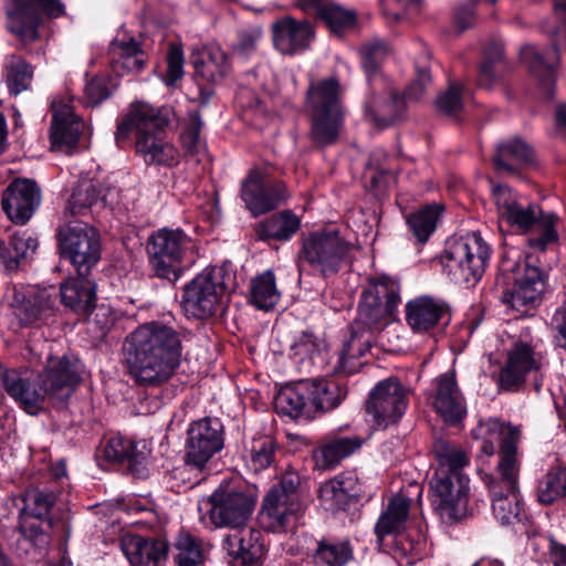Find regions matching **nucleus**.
Segmentation results:
<instances>
[{
    "label": "nucleus",
    "instance_id": "6ab92c4d",
    "mask_svg": "<svg viewBox=\"0 0 566 566\" xmlns=\"http://www.w3.org/2000/svg\"><path fill=\"white\" fill-rule=\"evenodd\" d=\"M469 483V476L431 479V504L443 522L453 523L468 514Z\"/></svg>",
    "mask_w": 566,
    "mask_h": 566
},
{
    "label": "nucleus",
    "instance_id": "1a4fd4ad",
    "mask_svg": "<svg viewBox=\"0 0 566 566\" xmlns=\"http://www.w3.org/2000/svg\"><path fill=\"white\" fill-rule=\"evenodd\" d=\"M301 476L295 471H286L280 482L268 491L262 501L260 521L272 533L293 530L304 512L300 496Z\"/></svg>",
    "mask_w": 566,
    "mask_h": 566
},
{
    "label": "nucleus",
    "instance_id": "0eeeda50",
    "mask_svg": "<svg viewBox=\"0 0 566 566\" xmlns=\"http://www.w3.org/2000/svg\"><path fill=\"white\" fill-rule=\"evenodd\" d=\"M59 494L50 489H32L25 492L24 516L19 525L17 552L19 555L36 558L50 544L49 530L53 526L50 513Z\"/></svg>",
    "mask_w": 566,
    "mask_h": 566
},
{
    "label": "nucleus",
    "instance_id": "5fc2aeb1",
    "mask_svg": "<svg viewBox=\"0 0 566 566\" xmlns=\"http://www.w3.org/2000/svg\"><path fill=\"white\" fill-rule=\"evenodd\" d=\"M353 557V549L348 542L327 543L319 542L314 559L318 566H344Z\"/></svg>",
    "mask_w": 566,
    "mask_h": 566
},
{
    "label": "nucleus",
    "instance_id": "3c124183",
    "mask_svg": "<svg viewBox=\"0 0 566 566\" xmlns=\"http://www.w3.org/2000/svg\"><path fill=\"white\" fill-rule=\"evenodd\" d=\"M33 77L30 64L19 55H10L6 63V81L9 92L18 95L29 90Z\"/></svg>",
    "mask_w": 566,
    "mask_h": 566
},
{
    "label": "nucleus",
    "instance_id": "4be33fe9",
    "mask_svg": "<svg viewBox=\"0 0 566 566\" xmlns=\"http://www.w3.org/2000/svg\"><path fill=\"white\" fill-rule=\"evenodd\" d=\"M231 566H262L266 548L263 534L253 527H241L224 536L222 543Z\"/></svg>",
    "mask_w": 566,
    "mask_h": 566
},
{
    "label": "nucleus",
    "instance_id": "37998d69",
    "mask_svg": "<svg viewBox=\"0 0 566 566\" xmlns=\"http://www.w3.org/2000/svg\"><path fill=\"white\" fill-rule=\"evenodd\" d=\"M105 198L106 189L102 182L92 179L81 180L73 189L64 216H85L95 203Z\"/></svg>",
    "mask_w": 566,
    "mask_h": 566
},
{
    "label": "nucleus",
    "instance_id": "774afa93",
    "mask_svg": "<svg viewBox=\"0 0 566 566\" xmlns=\"http://www.w3.org/2000/svg\"><path fill=\"white\" fill-rule=\"evenodd\" d=\"M202 127L201 116L193 112L189 116V123L181 134V142L187 155H195L198 151L199 136Z\"/></svg>",
    "mask_w": 566,
    "mask_h": 566
},
{
    "label": "nucleus",
    "instance_id": "f3484780",
    "mask_svg": "<svg viewBox=\"0 0 566 566\" xmlns=\"http://www.w3.org/2000/svg\"><path fill=\"white\" fill-rule=\"evenodd\" d=\"M12 4L8 27L24 43L38 39L44 17L59 18L65 13L60 0H12Z\"/></svg>",
    "mask_w": 566,
    "mask_h": 566
},
{
    "label": "nucleus",
    "instance_id": "6e6d98bb",
    "mask_svg": "<svg viewBox=\"0 0 566 566\" xmlns=\"http://www.w3.org/2000/svg\"><path fill=\"white\" fill-rule=\"evenodd\" d=\"M175 548L177 553L174 558L178 566H197L205 560L200 541L190 534H179L175 542Z\"/></svg>",
    "mask_w": 566,
    "mask_h": 566
},
{
    "label": "nucleus",
    "instance_id": "39448f33",
    "mask_svg": "<svg viewBox=\"0 0 566 566\" xmlns=\"http://www.w3.org/2000/svg\"><path fill=\"white\" fill-rule=\"evenodd\" d=\"M235 285V275L229 264L206 269L184 286L181 308L188 317L209 318L224 307Z\"/></svg>",
    "mask_w": 566,
    "mask_h": 566
},
{
    "label": "nucleus",
    "instance_id": "69168bd1",
    "mask_svg": "<svg viewBox=\"0 0 566 566\" xmlns=\"http://www.w3.org/2000/svg\"><path fill=\"white\" fill-rule=\"evenodd\" d=\"M263 31L261 27L252 25L241 30L238 34V41L233 46L234 53L247 57L255 52L258 43L261 41Z\"/></svg>",
    "mask_w": 566,
    "mask_h": 566
},
{
    "label": "nucleus",
    "instance_id": "0e129e2a",
    "mask_svg": "<svg viewBox=\"0 0 566 566\" xmlns=\"http://www.w3.org/2000/svg\"><path fill=\"white\" fill-rule=\"evenodd\" d=\"M322 347L323 342L310 332H302L290 345L292 355L301 360L306 357L313 358L315 354L319 353Z\"/></svg>",
    "mask_w": 566,
    "mask_h": 566
},
{
    "label": "nucleus",
    "instance_id": "603ef678",
    "mask_svg": "<svg viewBox=\"0 0 566 566\" xmlns=\"http://www.w3.org/2000/svg\"><path fill=\"white\" fill-rule=\"evenodd\" d=\"M440 214L441 208L436 205L426 206L409 214L407 219L408 226L419 243L428 241L429 237L434 232Z\"/></svg>",
    "mask_w": 566,
    "mask_h": 566
},
{
    "label": "nucleus",
    "instance_id": "72a5a7b5",
    "mask_svg": "<svg viewBox=\"0 0 566 566\" xmlns=\"http://www.w3.org/2000/svg\"><path fill=\"white\" fill-rule=\"evenodd\" d=\"M533 161V148L520 138L500 144L493 157L494 168L502 176H517L523 167Z\"/></svg>",
    "mask_w": 566,
    "mask_h": 566
},
{
    "label": "nucleus",
    "instance_id": "a19ab883",
    "mask_svg": "<svg viewBox=\"0 0 566 566\" xmlns=\"http://www.w3.org/2000/svg\"><path fill=\"white\" fill-rule=\"evenodd\" d=\"M480 430L483 432V443L481 446V452L485 455H492L496 450L495 442L499 443V462L501 461V452L506 442H512L514 448L515 463L520 468L517 458V444L521 438V431L517 427L505 424L499 419H490L485 423L480 426Z\"/></svg>",
    "mask_w": 566,
    "mask_h": 566
},
{
    "label": "nucleus",
    "instance_id": "a18cd8bd",
    "mask_svg": "<svg viewBox=\"0 0 566 566\" xmlns=\"http://www.w3.org/2000/svg\"><path fill=\"white\" fill-rule=\"evenodd\" d=\"M410 510V499L399 493L392 496L387 510L379 516L375 533L379 541L389 534L398 533L405 525Z\"/></svg>",
    "mask_w": 566,
    "mask_h": 566
},
{
    "label": "nucleus",
    "instance_id": "bb28decb",
    "mask_svg": "<svg viewBox=\"0 0 566 566\" xmlns=\"http://www.w3.org/2000/svg\"><path fill=\"white\" fill-rule=\"evenodd\" d=\"M82 124L69 104L53 103L51 147L55 151L72 154L76 148Z\"/></svg>",
    "mask_w": 566,
    "mask_h": 566
},
{
    "label": "nucleus",
    "instance_id": "c9c22d12",
    "mask_svg": "<svg viewBox=\"0 0 566 566\" xmlns=\"http://www.w3.org/2000/svg\"><path fill=\"white\" fill-rule=\"evenodd\" d=\"M109 63L118 75L139 72L146 62V54L134 38H115L108 48Z\"/></svg>",
    "mask_w": 566,
    "mask_h": 566
},
{
    "label": "nucleus",
    "instance_id": "338daca9",
    "mask_svg": "<svg viewBox=\"0 0 566 566\" xmlns=\"http://www.w3.org/2000/svg\"><path fill=\"white\" fill-rule=\"evenodd\" d=\"M111 94V80L106 75L95 76L85 85V97L90 105L101 104Z\"/></svg>",
    "mask_w": 566,
    "mask_h": 566
},
{
    "label": "nucleus",
    "instance_id": "bf43d9fd",
    "mask_svg": "<svg viewBox=\"0 0 566 566\" xmlns=\"http://www.w3.org/2000/svg\"><path fill=\"white\" fill-rule=\"evenodd\" d=\"M167 69L163 76V82L167 86H175V84L184 77V51L180 45L171 43L168 48L166 55Z\"/></svg>",
    "mask_w": 566,
    "mask_h": 566
},
{
    "label": "nucleus",
    "instance_id": "09e8293b",
    "mask_svg": "<svg viewBox=\"0 0 566 566\" xmlns=\"http://www.w3.org/2000/svg\"><path fill=\"white\" fill-rule=\"evenodd\" d=\"M361 296L366 298L371 296L375 298V303L397 311L400 303V285L395 279L380 275L369 281V285L364 290Z\"/></svg>",
    "mask_w": 566,
    "mask_h": 566
},
{
    "label": "nucleus",
    "instance_id": "864d4df0",
    "mask_svg": "<svg viewBox=\"0 0 566 566\" xmlns=\"http://www.w3.org/2000/svg\"><path fill=\"white\" fill-rule=\"evenodd\" d=\"M361 65L367 76L368 85L375 82L376 77H385L379 67L389 54V48L384 41H373L360 49Z\"/></svg>",
    "mask_w": 566,
    "mask_h": 566
},
{
    "label": "nucleus",
    "instance_id": "a211bd4d",
    "mask_svg": "<svg viewBox=\"0 0 566 566\" xmlns=\"http://www.w3.org/2000/svg\"><path fill=\"white\" fill-rule=\"evenodd\" d=\"M223 444V426L219 419L207 417L192 421L187 430L186 463L202 470Z\"/></svg>",
    "mask_w": 566,
    "mask_h": 566
},
{
    "label": "nucleus",
    "instance_id": "e433bc0d",
    "mask_svg": "<svg viewBox=\"0 0 566 566\" xmlns=\"http://www.w3.org/2000/svg\"><path fill=\"white\" fill-rule=\"evenodd\" d=\"M521 59L527 64L530 71L541 77V85L548 96L553 95L554 70L559 61L557 45L542 51L534 45H525L521 50Z\"/></svg>",
    "mask_w": 566,
    "mask_h": 566
},
{
    "label": "nucleus",
    "instance_id": "4d7b16f0",
    "mask_svg": "<svg viewBox=\"0 0 566 566\" xmlns=\"http://www.w3.org/2000/svg\"><path fill=\"white\" fill-rule=\"evenodd\" d=\"M317 17L329 28V30L339 34L354 27L356 13L353 10L345 9L334 1H329Z\"/></svg>",
    "mask_w": 566,
    "mask_h": 566
},
{
    "label": "nucleus",
    "instance_id": "aec40b11",
    "mask_svg": "<svg viewBox=\"0 0 566 566\" xmlns=\"http://www.w3.org/2000/svg\"><path fill=\"white\" fill-rule=\"evenodd\" d=\"M406 108L401 98L386 77H376L369 85L364 112L365 117L379 128H385L398 120Z\"/></svg>",
    "mask_w": 566,
    "mask_h": 566
},
{
    "label": "nucleus",
    "instance_id": "680f3d73",
    "mask_svg": "<svg viewBox=\"0 0 566 566\" xmlns=\"http://www.w3.org/2000/svg\"><path fill=\"white\" fill-rule=\"evenodd\" d=\"M437 108L450 117H457L462 111V85L458 82L451 83L449 88L437 98Z\"/></svg>",
    "mask_w": 566,
    "mask_h": 566
},
{
    "label": "nucleus",
    "instance_id": "de8ad7c7",
    "mask_svg": "<svg viewBox=\"0 0 566 566\" xmlns=\"http://www.w3.org/2000/svg\"><path fill=\"white\" fill-rule=\"evenodd\" d=\"M36 248V240L28 235L27 232L15 233L7 247H0V258L8 270H17L22 261L33 255Z\"/></svg>",
    "mask_w": 566,
    "mask_h": 566
},
{
    "label": "nucleus",
    "instance_id": "ea45409f",
    "mask_svg": "<svg viewBox=\"0 0 566 566\" xmlns=\"http://www.w3.org/2000/svg\"><path fill=\"white\" fill-rule=\"evenodd\" d=\"M375 342L371 337L363 336L350 328V335L343 342L337 353V360L333 367L336 375L348 376L358 371L361 366L360 358Z\"/></svg>",
    "mask_w": 566,
    "mask_h": 566
},
{
    "label": "nucleus",
    "instance_id": "c756f323",
    "mask_svg": "<svg viewBox=\"0 0 566 566\" xmlns=\"http://www.w3.org/2000/svg\"><path fill=\"white\" fill-rule=\"evenodd\" d=\"M358 436H327L313 451L315 468L322 471L335 469L344 459L363 446Z\"/></svg>",
    "mask_w": 566,
    "mask_h": 566
},
{
    "label": "nucleus",
    "instance_id": "e2e57ef3",
    "mask_svg": "<svg viewBox=\"0 0 566 566\" xmlns=\"http://www.w3.org/2000/svg\"><path fill=\"white\" fill-rule=\"evenodd\" d=\"M318 496L325 507L333 512L345 510L350 502L346 494L338 488V482H334L332 479L319 488Z\"/></svg>",
    "mask_w": 566,
    "mask_h": 566
},
{
    "label": "nucleus",
    "instance_id": "cd10ccee",
    "mask_svg": "<svg viewBox=\"0 0 566 566\" xmlns=\"http://www.w3.org/2000/svg\"><path fill=\"white\" fill-rule=\"evenodd\" d=\"M433 406L446 422L455 424L467 415V406L453 371L437 378V394Z\"/></svg>",
    "mask_w": 566,
    "mask_h": 566
},
{
    "label": "nucleus",
    "instance_id": "052dcab7",
    "mask_svg": "<svg viewBox=\"0 0 566 566\" xmlns=\"http://www.w3.org/2000/svg\"><path fill=\"white\" fill-rule=\"evenodd\" d=\"M148 457L149 450L144 441L133 442L125 459L132 475L137 479H145L148 475Z\"/></svg>",
    "mask_w": 566,
    "mask_h": 566
},
{
    "label": "nucleus",
    "instance_id": "423d86ee",
    "mask_svg": "<svg viewBox=\"0 0 566 566\" xmlns=\"http://www.w3.org/2000/svg\"><path fill=\"white\" fill-rule=\"evenodd\" d=\"M305 108L310 114L308 136L314 146L334 145L343 127L340 86L336 78L312 83L307 90Z\"/></svg>",
    "mask_w": 566,
    "mask_h": 566
},
{
    "label": "nucleus",
    "instance_id": "79ce46f5",
    "mask_svg": "<svg viewBox=\"0 0 566 566\" xmlns=\"http://www.w3.org/2000/svg\"><path fill=\"white\" fill-rule=\"evenodd\" d=\"M301 227L300 219L290 210L273 214L255 227V234L262 241H287Z\"/></svg>",
    "mask_w": 566,
    "mask_h": 566
},
{
    "label": "nucleus",
    "instance_id": "412c9836",
    "mask_svg": "<svg viewBox=\"0 0 566 566\" xmlns=\"http://www.w3.org/2000/svg\"><path fill=\"white\" fill-rule=\"evenodd\" d=\"M242 199L254 216L266 213L283 203L287 190L282 181L270 180L260 169H252L242 182Z\"/></svg>",
    "mask_w": 566,
    "mask_h": 566
},
{
    "label": "nucleus",
    "instance_id": "f03ea898",
    "mask_svg": "<svg viewBox=\"0 0 566 566\" xmlns=\"http://www.w3.org/2000/svg\"><path fill=\"white\" fill-rule=\"evenodd\" d=\"M7 394L32 416L44 408L46 399L57 409L66 407L81 381L80 360L73 356H50L42 373L32 381L15 371L1 375Z\"/></svg>",
    "mask_w": 566,
    "mask_h": 566
},
{
    "label": "nucleus",
    "instance_id": "c03bdc74",
    "mask_svg": "<svg viewBox=\"0 0 566 566\" xmlns=\"http://www.w3.org/2000/svg\"><path fill=\"white\" fill-rule=\"evenodd\" d=\"M314 416L337 408L345 399L347 390L334 380L308 379Z\"/></svg>",
    "mask_w": 566,
    "mask_h": 566
},
{
    "label": "nucleus",
    "instance_id": "a878e982",
    "mask_svg": "<svg viewBox=\"0 0 566 566\" xmlns=\"http://www.w3.org/2000/svg\"><path fill=\"white\" fill-rule=\"evenodd\" d=\"M120 548L132 566H165L169 552L165 538L134 534L122 537Z\"/></svg>",
    "mask_w": 566,
    "mask_h": 566
},
{
    "label": "nucleus",
    "instance_id": "58836bf2",
    "mask_svg": "<svg viewBox=\"0 0 566 566\" xmlns=\"http://www.w3.org/2000/svg\"><path fill=\"white\" fill-rule=\"evenodd\" d=\"M432 450L438 461L434 476H468L463 470L469 465L470 458L464 449L451 441L438 439Z\"/></svg>",
    "mask_w": 566,
    "mask_h": 566
},
{
    "label": "nucleus",
    "instance_id": "20e7f679",
    "mask_svg": "<svg viewBox=\"0 0 566 566\" xmlns=\"http://www.w3.org/2000/svg\"><path fill=\"white\" fill-rule=\"evenodd\" d=\"M493 197L499 218L502 221L524 232L533 231L537 233V235L528 239L531 247L545 250L548 243L557 240L556 217L554 214L544 216L536 203L528 202L506 185L493 187Z\"/></svg>",
    "mask_w": 566,
    "mask_h": 566
},
{
    "label": "nucleus",
    "instance_id": "2eb2a0df",
    "mask_svg": "<svg viewBox=\"0 0 566 566\" xmlns=\"http://www.w3.org/2000/svg\"><path fill=\"white\" fill-rule=\"evenodd\" d=\"M61 255L80 275L91 274L101 259V240L95 228L85 222H71L57 231Z\"/></svg>",
    "mask_w": 566,
    "mask_h": 566
},
{
    "label": "nucleus",
    "instance_id": "473e14b6",
    "mask_svg": "<svg viewBox=\"0 0 566 566\" xmlns=\"http://www.w3.org/2000/svg\"><path fill=\"white\" fill-rule=\"evenodd\" d=\"M395 313L396 311L375 303V298L371 296L368 298L360 296L357 316L350 328L363 336H370L375 342L376 335L395 319Z\"/></svg>",
    "mask_w": 566,
    "mask_h": 566
},
{
    "label": "nucleus",
    "instance_id": "b1692460",
    "mask_svg": "<svg viewBox=\"0 0 566 566\" xmlns=\"http://www.w3.org/2000/svg\"><path fill=\"white\" fill-rule=\"evenodd\" d=\"M542 356L527 342H515L507 352L506 363L500 371L499 385L505 390H516L528 374L538 371Z\"/></svg>",
    "mask_w": 566,
    "mask_h": 566
},
{
    "label": "nucleus",
    "instance_id": "5701e85b",
    "mask_svg": "<svg viewBox=\"0 0 566 566\" xmlns=\"http://www.w3.org/2000/svg\"><path fill=\"white\" fill-rule=\"evenodd\" d=\"M2 209L15 224H25L41 203V190L35 181L14 179L2 193Z\"/></svg>",
    "mask_w": 566,
    "mask_h": 566
},
{
    "label": "nucleus",
    "instance_id": "4468645a",
    "mask_svg": "<svg viewBox=\"0 0 566 566\" xmlns=\"http://www.w3.org/2000/svg\"><path fill=\"white\" fill-rule=\"evenodd\" d=\"M495 285L502 303L521 313L539 304L546 286L541 269L527 264L502 268Z\"/></svg>",
    "mask_w": 566,
    "mask_h": 566
},
{
    "label": "nucleus",
    "instance_id": "6e6552de",
    "mask_svg": "<svg viewBox=\"0 0 566 566\" xmlns=\"http://www.w3.org/2000/svg\"><path fill=\"white\" fill-rule=\"evenodd\" d=\"M492 512L501 525H514L521 523L526 513L518 491V467L515 463L512 442H506L501 452V461L497 463V476L486 480Z\"/></svg>",
    "mask_w": 566,
    "mask_h": 566
},
{
    "label": "nucleus",
    "instance_id": "7c9ffc66",
    "mask_svg": "<svg viewBox=\"0 0 566 566\" xmlns=\"http://www.w3.org/2000/svg\"><path fill=\"white\" fill-rule=\"evenodd\" d=\"M274 46L283 54H294L310 46L313 31L306 21L291 17L277 20L272 25Z\"/></svg>",
    "mask_w": 566,
    "mask_h": 566
},
{
    "label": "nucleus",
    "instance_id": "f704fd0d",
    "mask_svg": "<svg viewBox=\"0 0 566 566\" xmlns=\"http://www.w3.org/2000/svg\"><path fill=\"white\" fill-rule=\"evenodd\" d=\"M308 379L286 386L275 397L276 409L291 418L313 419L314 411L311 401Z\"/></svg>",
    "mask_w": 566,
    "mask_h": 566
},
{
    "label": "nucleus",
    "instance_id": "dca6fc26",
    "mask_svg": "<svg viewBox=\"0 0 566 566\" xmlns=\"http://www.w3.org/2000/svg\"><path fill=\"white\" fill-rule=\"evenodd\" d=\"M407 409V390L398 378L380 380L370 390L366 412L374 426L386 429L399 421Z\"/></svg>",
    "mask_w": 566,
    "mask_h": 566
},
{
    "label": "nucleus",
    "instance_id": "49530a36",
    "mask_svg": "<svg viewBox=\"0 0 566 566\" xmlns=\"http://www.w3.org/2000/svg\"><path fill=\"white\" fill-rule=\"evenodd\" d=\"M280 300V293L276 289L275 276L272 271L252 279L250 283V302L256 308L262 311L272 310Z\"/></svg>",
    "mask_w": 566,
    "mask_h": 566
},
{
    "label": "nucleus",
    "instance_id": "c85d7f7f",
    "mask_svg": "<svg viewBox=\"0 0 566 566\" xmlns=\"http://www.w3.org/2000/svg\"><path fill=\"white\" fill-rule=\"evenodd\" d=\"M65 307L78 315L86 316L96 303V284L91 274L69 277L57 290Z\"/></svg>",
    "mask_w": 566,
    "mask_h": 566
},
{
    "label": "nucleus",
    "instance_id": "8fccbe9b",
    "mask_svg": "<svg viewBox=\"0 0 566 566\" xmlns=\"http://www.w3.org/2000/svg\"><path fill=\"white\" fill-rule=\"evenodd\" d=\"M276 449L277 444L271 436L253 438L245 455L247 465L255 473L270 468L275 460Z\"/></svg>",
    "mask_w": 566,
    "mask_h": 566
},
{
    "label": "nucleus",
    "instance_id": "9d476101",
    "mask_svg": "<svg viewBox=\"0 0 566 566\" xmlns=\"http://www.w3.org/2000/svg\"><path fill=\"white\" fill-rule=\"evenodd\" d=\"M191 239L180 229H159L147 244L150 263L158 277L176 282L193 263Z\"/></svg>",
    "mask_w": 566,
    "mask_h": 566
},
{
    "label": "nucleus",
    "instance_id": "2f4dec72",
    "mask_svg": "<svg viewBox=\"0 0 566 566\" xmlns=\"http://www.w3.org/2000/svg\"><path fill=\"white\" fill-rule=\"evenodd\" d=\"M448 315V305L431 296L422 295L406 304V321L416 333L434 328Z\"/></svg>",
    "mask_w": 566,
    "mask_h": 566
},
{
    "label": "nucleus",
    "instance_id": "7ed1b4c3",
    "mask_svg": "<svg viewBox=\"0 0 566 566\" xmlns=\"http://www.w3.org/2000/svg\"><path fill=\"white\" fill-rule=\"evenodd\" d=\"M168 118L160 109L147 103H133L118 122L115 140L120 147L133 132L136 134V153L148 166L172 167L179 163L180 154L163 134Z\"/></svg>",
    "mask_w": 566,
    "mask_h": 566
},
{
    "label": "nucleus",
    "instance_id": "ddd939ff",
    "mask_svg": "<svg viewBox=\"0 0 566 566\" xmlns=\"http://www.w3.org/2000/svg\"><path fill=\"white\" fill-rule=\"evenodd\" d=\"M490 248L480 233L471 232L448 243L442 266L458 283L478 282L488 265Z\"/></svg>",
    "mask_w": 566,
    "mask_h": 566
},
{
    "label": "nucleus",
    "instance_id": "393cba45",
    "mask_svg": "<svg viewBox=\"0 0 566 566\" xmlns=\"http://www.w3.org/2000/svg\"><path fill=\"white\" fill-rule=\"evenodd\" d=\"M57 289L53 285L31 287L14 307V315L21 326L48 321L57 311Z\"/></svg>",
    "mask_w": 566,
    "mask_h": 566
},
{
    "label": "nucleus",
    "instance_id": "13d9d810",
    "mask_svg": "<svg viewBox=\"0 0 566 566\" xmlns=\"http://www.w3.org/2000/svg\"><path fill=\"white\" fill-rule=\"evenodd\" d=\"M565 469L556 468L548 471L537 485V499L543 504H552L565 496Z\"/></svg>",
    "mask_w": 566,
    "mask_h": 566
},
{
    "label": "nucleus",
    "instance_id": "f257e3e1",
    "mask_svg": "<svg viewBox=\"0 0 566 566\" xmlns=\"http://www.w3.org/2000/svg\"><path fill=\"white\" fill-rule=\"evenodd\" d=\"M122 353L128 374L137 385L159 387L180 367L181 336L174 327L151 321L124 338Z\"/></svg>",
    "mask_w": 566,
    "mask_h": 566
},
{
    "label": "nucleus",
    "instance_id": "4c0bfd02",
    "mask_svg": "<svg viewBox=\"0 0 566 566\" xmlns=\"http://www.w3.org/2000/svg\"><path fill=\"white\" fill-rule=\"evenodd\" d=\"M191 57L196 74L208 83H219L229 72L228 56L219 46H202Z\"/></svg>",
    "mask_w": 566,
    "mask_h": 566
},
{
    "label": "nucleus",
    "instance_id": "f8f14e48",
    "mask_svg": "<svg viewBox=\"0 0 566 566\" xmlns=\"http://www.w3.org/2000/svg\"><path fill=\"white\" fill-rule=\"evenodd\" d=\"M350 248V243L336 230L310 232L302 238L298 252L300 271L308 265L323 277L335 275L348 260Z\"/></svg>",
    "mask_w": 566,
    "mask_h": 566
},
{
    "label": "nucleus",
    "instance_id": "9b49d317",
    "mask_svg": "<svg viewBox=\"0 0 566 566\" xmlns=\"http://www.w3.org/2000/svg\"><path fill=\"white\" fill-rule=\"evenodd\" d=\"M208 518L214 528H241L250 520L256 497L254 493L242 485L232 482H222L203 501Z\"/></svg>",
    "mask_w": 566,
    "mask_h": 566
}]
</instances>
